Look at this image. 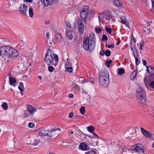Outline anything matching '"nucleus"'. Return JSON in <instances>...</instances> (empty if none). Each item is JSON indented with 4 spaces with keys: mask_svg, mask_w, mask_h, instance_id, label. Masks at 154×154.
<instances>
[{
    "mask_svg": "<svg viewBox=\"0 0 154 154\" xmlns=\"http://www.w3.org/2000/svg\"><path fill=\"white\" fill-rule=\"evenodd\" d=\"M84 48L86 50L92 51L95 48V40L94 35L91 34L88 37L84 38L83 40Z\"/></svg>",
    "mask_w": 154,
    "mask_h": 154,
    "instance_id": "obj_1",
    "label": "nucleus"
},
{
    "mask_svg": "<svg viewBox=\"0 0 154 154\" xmlns=\"http://www.w3.org/2000/svg\"><path fill=\"white\" fill-rule=\"evenodd\" d=\"M58 61V56L54 53L51 50H49L46 53L45 61L48 65H53L56 66Z\"/></svg>",
    "mask_w": 154,
    "mask_h": 154,
    "instance_id": "obj_2",
    "label": "nucleus"
},
{
    "mask_svg": "<svg viewBox=\"0 0 154 154\" xmlns=\"http://www.w3.org/2000/svg\"><path fill=\"white\" fill-rule=\"evenodd\" d=\"M109 74L106 70H102L100 73L98 77L100 85L103 87H106L109 83Z\"/></svg>",
    "mask_w": 154,
    "mask_h": 154,
    "instance_id": "obj_3",
    "label": "nucleus"
},
{
    "mask_svg": "<svg viewBox=\"0 0 154 154\" xmlns=\"http://www.w3.org/2000/svg\"><path fill=\"white\" fill-rule=\"evenodd\" d=\"M136 96L137 100L141 104H145L147 101L146 95L143 88L140 87L137 89Z\"/></svg>",
    "mask_w": 154,
    "mask_h": 154,
    "instance_id": "obj_4",
    "label": "nucleus"
},
{
    "mask_svg": "<svg viewBox=\"0 0 154 154\" xmlns=\"http://www.w3.org/2000/svg\"><path fill=\"white\" fill-rule=\"evenodd\" d=\"M2 48L3 55H6L8 58L16 57L18 55L17 51L11 46H3Z\"/></svg>",
    "mask_w": 154,
    "mask_h": 154,
    "instance_id": "obj_5",
    "label": "nucleus"
},
{
    "mask_svg": "<svg viewBox=\"0 0 154 154\" xmlns=\"http://www.w3.org/2000/svg\"><path fill=\"white\" fill-rule=\"evenodd\" d=\"M61 131L60 128H53L51 131H49L48 136L50 137H55L57 136L59 134L58 131Z\"/></svg>",
    "mask_w": 154,
    "mask_h": 154,
    "instance_id": "obj_6",
    "label": "nucleus"
},
{
    "mask_svg": "<svg viewBox=\"0 0 154 154\" xmlns=\"http://www.w3.org/2000/svg\"><path fill=\"white\" fill-rule=\"evenodd\" d=\"M89 7L88 6L86 5L85 6L82 11L81 13V16L82 18H87L88 15V9Z\"/></svg>",
    "mask_w": 154,
    "mask_h": 154,
    "instance_id": "obj_7",
    "label": "nucleus"
},
{
    "mask_svg": "<svg viewBox=\"0 0 154 154\" xmlns=\"http://www.w3.org/2000/svg\"><path fill=\"white\" fill-rule=\"evenodd\" d=\"M27 6L25 4H22L21 5L19 8V11L23 15H26L27 12Z\"/></svg>",
    "mask_w": 154,
    "mask_h": 154,
    "instance_id": "obj_8",
    "label": "nucleus"
},
{
    "mask_svg": "<svg viewBox=\"0 0 154 154\" xmlns=\"http://www.w3.org/2000/svg\"><path fill=\"white\" fill-rule=\"evenodd\" d=\"M102 14L103 16V17H105V18L107 21L109 20L112 17L111 13L108 11H104L103 12Z\"/></svg>",
    "mask_w": 154,
    "mask_h": 154,
    "instance_id": "obj_9",
    "label": "nucleus"
},
{
    "mask_svg": "<svg viewBox=\"0 0 154 154\" xmlns=\"http://www.w3.org/2000/svg\"><path fill=\"white\" fill-rule=\"evenodd\" d=\"M49 131L43 127L40 128L38 130V134L42 136H48Z\"/></svg>",
    "mask_w": 154,
    "mask_h": 154,
    "instance_id": "obj_10",
    "label": "nucleus"
},
{
    "mask_svg": "<svg viewBox=\"0 0 154 154\" xmlns=\"http://www.w3.org/2000/svg\"><path fill=\"white\" fill-rule=\"evenodd\" d=\"M78 25L79 31L81 34L83 33L84 29V24L83 21L82 19H79L78 21Z\"/></svg>",
    "mask_w": 154,
    "mask_h": 154,
    "instance_id": "obj_11",
    "label": "nucleus"
},
{
    "mask_svg": "<svg viewBox=\"0 0 154 154\" xmlns=\"http://www.w3.org/2000/svg\"><path fill=\"white\" fill-rule=\"evenodd\" d=\"M144 150V146L140 143L137 144L135 147L134 149V150H135L137 152H143Z\"/></svg>",
    "mask_w": 154,
    "mask_h": 154,
    "instance_id": "obj_12",
    "label": "nucleus"
},
{
    "mask_svg": "<svg viewBox=\"0 0 154 154\" xmlns=\"http://www.w3.org/2000/svg\"><path fill=\"white\" fill-rule=\"evenodd\" d=\"M142 134L144 136L147 138H150L151 137V134L147 131H146L143 128H140Z\"/></svg>",
    "mask_w": 154,
    "mask_h": 154,
    "instance_id": "obj_13",
    "label": "nucleus"
},
{
    "mask_svg": "<svg viewBox=\"0 0 154 154\" xmlns=\"http://www.w3.org/2000/svg\"><path fill=\"white\" fill-rule=\"evenodd\" d=\"M55 39L56 41L58 43H61L63 41V38L61 35L59 33H57L55 35Z\"/></svg>",
    "mask_w": 154,
    "mask_h": 154,
    "instance_id": "obj_14",
    "label": "nucleus"
},
{
    "mask_svg": "<svg viewBox=\"0 0 154 154\" xmlns=\"http://www.w3.org/2000/svg\"><path fill=\"white\" fill-rule=\"evenodd\" d=\"M79 148L82 150H87L90 149L89 147L86 144L83 143H81L80 144Z\"/></svg>",
    "mask_w": 154,
    "mask_h": 154,
    "instance_id": "obj_15",
    "label": "nucleus"
},
{
    "mask_svg": "<svg viewBox=\"0 0 154 154\" xmlns=\"http://www.w3.org/2000/svg\"><path fill=\"white\" fill-rule=\"evenodd\" d=\"M121 22V23L123 24H125L127 27L129 28L130 25L129 22L126 20L125 17L124 16H122L120 18Z\"/></svg>",
    "mask_w": 154,
    "mask_h": 154,
    "instance_id": "obj_16",
    "label": "nucleus"
},
{
    "mask_svg": "<svg viewBox=\"0 0 154 154\" xmlns=\"http://www.w3.org/2000/svg\"><path fill=\"white\" fill-rule=\"evenodd\" d=\"M27 108L28 111L32 114H34V112L36 111V109L31 105H28Z\"/></svg>",
    "mask_w": 154,
    "mask_h": 154,
    "instance_id": "obj_17",
    "label": "nucleus"
},
{
    "mask_svg": "<svg viewBox=\"0 0 154 154\" xmlns=\"http://www.w3.org/2000/svg\"><path fill=\"white\" fill-rule=\"evenodd\" d=\"M54 0H41V2L45 6H48L51 4Z\"/></svg>",
    "mask_w": 154,
    "mask_h": 154,
    "instance_id": "obj_18",
    "label": "nucleus"
},
{
    "mask_svg": "<svg viewBox=\"0 0 154 154\" xmlns=\"http://www.w3.org/2000/svg\"><path fill=\"white\" fill-rule=\"evenodd\" d=\"M137 70H134L131 74L130 78L131 80H134L137 74Z\"/></svg>",
    "mask_w": 154,
    "mask_h": 154,
    "instance_id": "obj_19",
    "label": "nucleus"
},
{
    "mask_svg": "<svg viewBox=\"0 0 154 154\" xmlns=\"http://www.w3.org/2000/svg\"><path fill=\"white\" fill-rule=\"evenodd\" d=\"M66 35L67 37L69 40H71L73 37L72 33V31H66Z\"/></svg>",
    "mask_w": 154,
    "mask_h": 154,
    "instance_id": "obj_20",
    "label": "nucleus"
},
{
    "mask_svg": "<svg viewBox=\"0 0 154 154\" xmlns=\"http://www.w3.org/2000/svg\"><path fill=\"white\" fill-rule=\"evenodd\" d=\"M113 4L114 5L118 7H122V4L121 2L118 0H115L113 2Z\"/></svg>",
    "mask_w": 154,
    "mask_h": 154,
    "instance_id": "obj_21",
    "label": "nucleus"
},
{
    "mask_svg": "<svg viewBox=\"0 0 154 154\" xmlns=\"http://www.w3.org/2000/svg\"><path fill=\"white\" fill-rule=\"evenodd\" d=\"M10 84L11 85H14L16 83V80L15 78L12 77H9Z\"/></svg>",
    "mask_w": 154,
    "mask_h": 154,
    "instance_id": "obj_22",
    "label": "nucleus"
},
{
    "mask_svg": "<svg viewBox=\"0 0 154 154\" xmlns=\"http://www.w3.org/2000/svg\"><path fill=\"white\" fill-rule=\"evenodd\" d=\"M89 15V20L90 21L91 20V17L93 18L95 14L94 11L92 10H88Z\"/></svg>",
    "mask_w": 154,
    "mask_h": 154,
    "instance_id": "obj_23",
    "label": "nucleus"
},
{
    "mask_svg": "<svg viewBox=\"0 0 154 154\" xmlns=\"http://www.w3.org/2000/svg\"><path fill=\"white\" fill-rule=\"evenodd\" d=\"M29 16L30 17H32L34 16L33 11L32 7H30L29 10Z\"/></svg>",
    "mask_w": 154,
    "mask_h": 154,
    "instance_id": "obj_24",
    "label": "nucleus"
},
{
    "mask_svg": "<svg viewBox=\"0 0 154 154\" xmlns=\"http://www.w3.org/2000/svg\"><path fill=\"white\" fill-rule=\"evenodd\" d=\"M18 89L21 92H23L24 91V88L22 82L20 83L19 86L18 87Z\"/></svg>",
    "mask_w": 154,
    "mask_h": 154,
    "instance_id": "obj_25",
    "label": "nucleus"
},
{
    "mask_svg": "<svg viewBox=\"0 0 154 154\" xmlns=\"http://www.w3.org/2000/svg\"><path fill=\"white\" fill-rule=\"evenodd\" d=\"M117 73L119 75H121L125 73V70L123 68L119 69L117 70Z\"/></svg>",
    "mask_w": 154,
    "mask_h": 154,
    "instance_id": "obj_26",
    "label": "nucleus"
},
{
    "mask_svg": "<svg viewBox=\"0 0 154 154\" xmlns=\"http://www.w3.org/2000/svg\"><path fill=\"white\" fill-rule=\"evenodd\" d=\"M2 107L4 110H7L8 109V106L7 103L5 102L2 103Z\"/></svg>",
    "mask_w": 154,
    "mask_h": 154,
    "instance_id": "obj_27",
    "label": "nucleus"
},
{
    "mask_svg": "<svg viewBox=\"0 0 154 154\" xmlns=\"http://www.w3.org/2000/svg\"><path fill=\"white\" fill-rule=\"evenodd\" d=\"M87 129L88 131L91 133L94 131V128L93 126H88V127Z\"/></svg>",
    "mask_w": 154,
    "mask_h": 154,
    "instance_id": "obj_28",
    "label": "nucleus"
},
{
    "mask_svg": "<svg viewBox=\"0 0 154 154\" xmlns=\"http://www.w3.org/2000/svg\"><path fill=\"white\" fill-rule=\"evenodd\" d=\"M80 113L83 115L85 114V109L84 106H82L80 109Z\"/></svg>",
    "mask_w": 154,
    "mask_h": 154,
    "instance_id": "obj_29",
    "label": "nucleus"
},
{
    "mask_svg": "<svg viewBox=\"0 0 154 154\" xmlns=\"http://www.w3.org/2000/svg\"><path fill=\"white\" fill-rule=\"evenodd\" d=\"M144 44V41L143 40H142L140 43V46L139 48L140 50H143Z\"/></svg>",
    "mask_w": 154,
    "mask_h": 154,
    "instance_id": "obj_30",
    "label": "nucleus"
},
{
    "mask_svg": "<svg viewBox=\"0 0 154 154\" xmlns=\"http://www.w3.org/2000/svg\"><path fill=\"white\" fill-rule=\"evenodd\" d=\"M106 31L108 32L110 34L112 32V29L111 28H109L108 27H106Z\"/></svg>",
    "mask_w": 154,
    "mask_h": 154,
    "instance_id": "obj_31",
    "label": "nucleus"
},
{
    "mask_svg": "<svg viewBox=\"0 0 154 154\" xmlns=\"http://www.w3.org/2000/svg\"><path fill=\"white\" fill-rule=\"evenodd\" d=\"M104 54H105L106 56L107 57H109L110 56L111 53L110 51L109 50H106L105 52H104Z\"/></svg>",
    "mask_w": 154,
    "mask_h": 154,
    "instance_id": "obj_32",
    "label": "nucleus"
},
{
    "mask_svg": "<svg viewBox=\"0 0 154 154\" xmlns=\"http://www.w3.org/2000/svg\"><path fill=\"white\" fill-rule=\"evenodd\" d=\"M40 143L39 140L36 139H35L34 140L33 144L34 146H36L38 145Z\"/></svg>",
    "mask_w": 154,
    "mask_h": 154,
    "instance_id": "obj_33",
    "label": "nucleus"
},
{
    "mask_svg": "<svg viewBox=\"0 0 154 154\" xmlns=\"http://www.w3.org/2000/svg\"><path fill=\"white\" fill-rule=\"evenodd\" d=\"M48 69L50 72H52L54 70V68L53 66H51L48 67Z\"/></svg>",
    "mask_w": 154,
    "mask_h": 154,
    "instance_id": "obj_34",
    "label": "nucleus"
},
{
    "mask_svg": "<svg viewBox=\"0 0 154 154\" xmlns=\"http://www.w3.org/2000/svg\"><path fill=\"white\" fill-rule=\"evenodd\" d=\"M112 62V60H107L106 62V64L108 67H109L110 66V64Z\"/></svg>",
    "mask_w": 154,
    "mask_h": 154,
    "instance_id": "obj_35",
    "label": "nucleus"
},
{
    "mask_svg": "<svg viewBox=\"0 0 154 154\" xmlns=\"http://www.w3.org/2000/svg\"><path fill=\"white\" fill-rule=\"evenodd\" d=\"M102 40L103 41L107 40H108V38L107 37L106 35H103L102 36Z\"/></svg>",
    "mask_w": 154,
    "mask_h": 154,
    "instance_id": "obj_36",
    "label": "nucleus"
},
{
    "mask_svg": "<svg viewBox=\"0 0 154 154\" xmlns=\"http://www.w3.org/2000/svg\"><path fill=\"white\" fill-rule=\"evenodd\" d=\"M28 127L30 128H33L35 127V125L33 123L30 122L28 124Z\"/></svg>",
    "mask_w": 154,
    "mask_h": 154,
    "instance_id": "obj_37",
    "label": "nucleus"
},
{
    "mask_svg": "<svg viewBox=\"0 0 154 154\" xmlns=\"http://www.w3.org/2000/svg\"><path fill=\"white\" fill-rule=\"evenodd\" d=\"M125 149V148L121 146L119 147V150L121 152V153H123L124 152V150Z\"/></svg>",
    "mask_w": 154,
    "mask_h": 154,
    "instance_id": "obj_38",
    "label": "nucleus"
},
{
    "mask_svg": "<svg viewBox=\"0 0 154 154\" xmlns=\"http://www.w3.org/2000/svg\"><path fill=\"white\" fill-rule=\"evenodd\" d=\"M95 31L97 33H98L102 31V29L100 28H97L95 29Z\"/></svg>",
    "mask_w": 154,
    "mask_h": 154,
    "instance_id": "obj_39",
    "label": "nucleus"
},
{
    "mask_svg": "<svg viewBox=\"0 0 154 154\" xmlns=\"http://www.w3.org/2000/svg\"><path fill=\"white\" fill-rule=\"evenodd\" d=\"M135 59V63L136 65H138L140 63V61L137 57H134Z\"/></svg>",
    "mask_w": 154,
    "mask_h": 154,
    "instance_id": "obj_40",
    "label": "nucleus"
},
{
    "mask_svg": "<svg viewBox=\"0 0 154 154\" xmlns=\"http://www.w3.org/2000/svg\"><path fill=\"white\" fill-rule=\"evenodd\" d=\"M67 71L69 72H72V68L71 67H68L66 68Z\"/></svg>",
    "mask_w": 154,
    "mask_h": 154,
    "instance_id": "obj_41",
    "label": "nucleus"
},
{
    "mask_svg": "<svg viewBox=\"0 0 154 154\" xmlns=\"http://www.w3.org/2000/svg\"><path fill=\"white\" fill-rule=\"evenodd\" d=\"M95 152L93 151H90L85 153V154H95Z\"/></svg>",
    "mask_w": 154,
    "mask_h": 154,
    "instance_id": "obj_42",
    "label": "nucleus"
},
{
    "mask_svg": "<svg viewBox=\"0 0 154 154\" xmlns=\"http://www.w3.org/2000/svg\"><path fill=\"white\" fill-rule=\"evenodd\" d=\"M133 55L134 57H136V55H137V50L136 49L135 50H134V51H133Z\"/></svg>",
    "mask_w": 154,
    "mask_h": 154,
    "instance_id": "obj_43",
    "label": "nucleus"
},
{
    "mask_svg": "<svg viewBox=\"0 0 154 154\" xmlns=\"http://www.w3.org/2000/svg\"><path fill=\"white\" fill-rule=\"evenodd\" d=\"M106 47H107L108 48H114V45L113 44L111 45H106Z\"/></svg>",
    "mask_w": 154,
    "mask_h": 154,
    "instance_id": "obj_44",
    "label": "nucleus"
},
{
    "mask_svg": "<svg viewBox=\"0 0 154 154\" xmlns=\"http://www.w3.org/2000/svg\"><path fill=\"white\" fill-rule=\"evenodd\" d=\"M3 46H1L0 47V56H1L2 54H3V52L2 51V48H3Z\"/></svg>",
    "mask_w": 154,
    "mask_h": 154,
    "instance_id": "obj_45",
    "label": "nucleus"
},
{
    "mask_svg": "<svg viewBox=\"0 0 154 154\" xmlns=\"http://www.w3.org/2000/svg\"><path fill=\"white\" fill-rule=\"evenodd\" d=\"M100 54L101 56H103L104 55V51L102 49L101 51L100 52Z\"/></svg>",
    "mask_w": 154,
    "mask_h": 154,
    "instance_id": "obj_46",
    "label": "nucleus"
},
{
    "mask_svg": "<svg viewBox=\"0 0 154 154\" xmlns=\"http://www.w3.org/2000/svg\"><path fill=\"white\" fill-rule=\"evenodd\" d=\"M66 26L69 28H70L71 27L70 24L69 22H66Z\"/></svg>",
    "mask_w": 154,
    "mask_h": 154,
    "instance_id": "obj_47",
    "label": "nucleus"
},
{
    "mask_svg": "<svg viewBox=\"0 0 154 154\" xmlns=\"http://www.w3.org/2000/svg\"><path fill=\"white\" fill-rule=\"evenodd\" d=\"M150 86L154 89V81H152L150 84Z\"/></svg>",
    "mask_w": 154,
    "mask_h": 154,
    "instance_id": "obj_48",
    "label": "nucleus"
},
{
    "mask_svg": "<svg viewBox=\"0 0 154 154\" xmlns=\"http://www.w3.org/2000/svg\"><path fill=\"white\" fill-rule=\"evenodd\" d=\"M47 42L48 44H49L50 45H52L53 41L52 40L50 41L49 39H47Z\"/></svg>",
    "mask_w": 154,
    "mask_h": 154,
    "instance_id": "obj_49",
    "label": "nucleus"
},
{
    "mask_svg": "<svg viewBox=\"0 0 154 154\" xmlns=\"http://www.w3.org/2000/svg\"><path fill=\"white\" fill-rule=\"evenodd\" d=\"M73 116V113L72 112H71L70 113L69 115V118H71Z\"/></svg>",
    "mask_w": 154,
    "mask_h": 154,
    "instance_id": "obj_50",
    "label": "nucleus"
},
{
    "mask_svg": "<svg viewBox=\"0 0 154 154\" xmlns=\"http://www.w3.org/2000/svg\"><path fill=\"white\" fill-rule=\"evenodd\" d=\"M136 48L135 47H133L132 46H131V50L132 51H134V50H136Z\"/></svg>",
    "mask_w": 154,
    "mask_h": 154,
    "instance_id": "obj_51",
    "label": "nucleus"
},
{
    "mask_svg": "<svg viewBox=\"0 0 154 154\" xmlns=\"http://www.w3.org/2000/svg\"><path fill=\"white\" fill-rule=\"evenodd\" d=\"M75 89H79L80 87L77 85H75Z\"/></svg>",
    "mask_w": 154,
    "mask_h": 154,
    "instance_id": "obj_52",
    "label": "nucleus"
},
{
    "mask_svg": "<svg viewBox=\"0 0 154 154\" xmlns=\"http://www.w3.org/2000/svg\"><path fill=\"white\" fill-rule=\"evenodd\" d=\"M142 61L143 62V65L144 66H146V65L147 63V62L145 60H142Z\"/></svg>",
    "mask_w": 154,
    "mask_h": 154,
    "instance_id": "obj_53",
    "label": "nucleus"
},
{
    "mask_svg": "<svg viewBox=\"0 0 154 154\" xmlns=\"http://www.w3.org/2000/svg\"><path fill=\"white\" fill-rule=\"evenodd\" d=\"M102 16V14H100V13H98V20H99V22H100V16Z\"/></svg>",
    "mask_w": 154,
    "mask_h": 154,
    "instance_id": "obj_54",
    "label": "nucleus"
},
{
    "mask_svg": "<svg viewBox=\"0 0 154 154\" xmlns=\"http://www.w3.org/2000/svg\"><path fill=\"white\" fill-rule=\"evenodd\" d=\"M49 33L48 32H47L46 33V35L47 38V39H49Z\"/></svg>",
    "mask_w": 154,
    "mask_h": 154,
    "instance_id": "obj_55",
    "label": "nucleus"
},
{
    "mask_svg": "<svg viewBox=\"0 0 154 154\" xmlns=\"http://www.w3.org/2000/svg\"><path fill=\"white\" fill-rule=\"evenodd\" d=\"M68 97L69 98H72L73 97V95L72 94H70L69 95Z\"/></svg>",
    "mask_w": 154,
    "mask_h": 154,
    "instance_id": "obj_56",
    "label": "nucleus"
},
{
    "mask_svg": "<svg viewBox=\"0 0 154 154\" xmlns=\"http://www.w3.org/2000/svg\"><path fill=\"white\" fill-rule=\"evenodd\" d=\"M152 2V6L154 8V0H151Z\"/></svg>",
    "mask_w": 154,
    "mask_h": 154,
    "instance_id": "obj_57",
    "label": "nucleus"
},
{
    "mask_svg": "<svg viewBox=\"0 0 154 154\" xmlns=\"http://www.w3.org/2000/svg\"><path fill=\"white\" fill-rule=\"evenodd\" d=\"M146 69H147V72L149 73H150L149 72V66H146Z\"/></svg>",
    "mask_w": 154,
    "mask_h": 154,
    "instance_id": "obj_58",
    "label": "nucleus"
},
{
    "mask_svg": "<svg viewBox=\"0 0 154 154\" xmlns=\"http://www.w3.org/2000/svg\"><path fill=\"white\" fill-rule=\"evenodd\" d=\"M82 19L84 20L85 24H86L87 22V18H82Z\"/></svg>",
    "mask_w": 154,
    "mask_h": 154,
    "instance_id": "obj_59",
    "label": "nucleus"
},
{
    "mask_svg": "<svg viewBox=\"0 0 154 154\" xmlns=\"http://www.w3.org/2000/svg\"><path fill=\"white\" fill-rule=\"evenodd\" d=\"M86 82H87V81L85 79L81 81V82L82 83H85Z\"/></svg>",
    "mask_w": 154,
    "mask_h": 154,
    "instance_id": "obj_60",
    "label": "nucleus"
},
{
    "mask_svg": "<svg viewBox=\"0 0 154 154\" xmlns=\"http://www.w3.org/2000/svg\"><path fill=\"white\" fill-rule=\"evenodd\" d=\"M92 134H93L96 137H97V138H98V136L96 133L93 132V133H92Z\"/></svg>",
    "mask_w": 154,
    "mask_h": 154,
    "instance_id": "obj_61",
    "label": "nucleus"
},
{
    "mask_svg": "<svg viewBox=\"0 0 154 154\" xmlns=\"http://www.w3.org/2000/svg\"><path fill=\"white\" fill-rule=\"evenodd\" d=\"M149 66V68H150L152 70H153L154 69V67L152 66Z\"/></svg>",
    "mask_w": 154,
    "mask_h": 154,
    "instance_id": "obj_62",
    "label": "nucleus"
},
{
    "mask_svg": "<svg viewBox=\"0 0 154 154\" xmlns=\"http://www.w3.org/2000/svg\"><path fill=\"white\" fill-rule=\"evenodd\" d=\"M26 2H32V0H25Z\"/></svg>",
    "mask_w": 154,
    "mask_h": 154,
    "instance_id": "obj_63",
    "label": "nucleus"
},
{
    "mask_svg": "<svg viewBox=\"0 0 154 154\" xmlns=\"http://www.w3.org/2000/svg\"><path fill=\"white\" fill-rule=\"evenodd\" d=\"M152 138V139L154 140V134H153L152 135H151V137Z\"/></svg>",
    "mask_w": 154,
    "mask_h": 154,
    "instance_id": "obj_64",
    "label": "nucleus"
}]
</instances>
